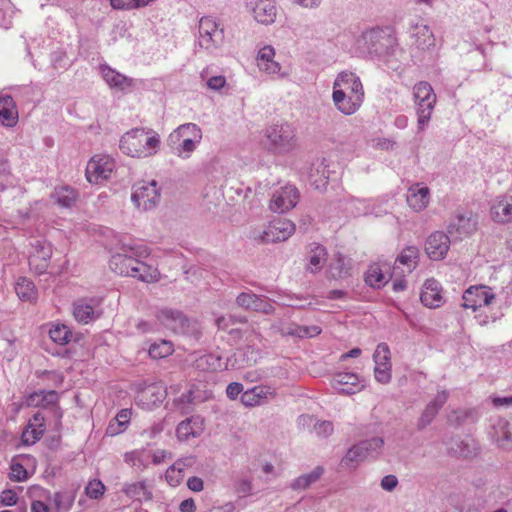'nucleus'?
Listing matches in <instances>:
<instances>
[{
	"label": "nucleus",
	"mask_w": 512,
	"mask_h": 512,
	"mask_svg": "<svg viewBox=\"0 0 512 512\" xmlns=\"http://www.w3.org/2000/svg\"><path fill=\"white\" fill-rule=\"evenodd\" d=\"M159 322L175 334L188 335L198 338L200 331L195 320L188 318L182 311L163 308L156 314Z\"/></svg>",
	"instance_id": "nucleus-4"
},
{
	"label": "nucleus",
	"mask_w": 512,
	"mask_h": 512,
	"mask_svg": "<svg viewBox=\"0 0 512 512\" xmlns=\"http://www.w3.org/2000/svg\"><path fill=\"white\" fill-rule=\"evenodd\" d=\"M331 386L343 395H352L362 389L365 385L361 383L359 376L352 372H338L331 378Z\"/></svg>",
	"instance_id": "nucleus-15"
},
{
	"label": "nucleus",
	"mask_w": 512,
	"mask_h": 512,
	"mask_svg": "<svg viewBox=\"0 0 512 512\" xmlns=\"http://www.w3.org/2000/svg\"><path fill=\"white\" fill-rule=\"evenodd\" d=\"M52 502L58 512H66L73 501L67 493L56 492L52 497Z\"/></svg>",
	"instance_id": "nucleus-57"
},
{
	"label": "nucleus",
	"mask_w": 512,
	"mask_h": 512,
	"mask_svg": "<svg viewBox=\"0 0 512 512\" xmlns=\"http://www.w3.org/2000/svg\"><path fill=\"white\" fill-rule=\"evenodd\" d=\"M361 448L359 443L353 445L342 458L341 465L343 467L352 468L356 467L359 462L365 460L366 457Z\"/></svg>",
	"instance_id": "nucleus-49"
},
{
	"label": "nucleus",
	"mask_w": 512,
	"mask_h": 512,
	"mask_svg": "<svg viewBox=\"0 0 512 512\" xmlns=\"http://www.w3.org/2000/svg\"><path fill=\"white\" fill-rule=\"evenodd\" d=\"M327 252L326 249L317 245L310 251L309 255V264L307 266V270L311 273H317L323 267V264L326 261Z\"/></svg>",
	"instance_id": "nucleus-40"
},
{
	"label": "nucleus",
	"mask_w": 512,
	"mask_h": 512,
	"mask_svg": "<svg viewBox=\"0 0 512 512\" xmlns=\"http://www.w3.org/2000/svg\"><path fill=\"white\" fill-rule=\"evenodd\" d=\"M332 101L336 109L343 115L355 114L362 106L364 97L346 93L344 89L333 87Z\"/></svg>",
	"instance_id": "nucleus-14"
},
{
	"label": "nucleus",
	"mask_w": 512,
	"mask_h": 512,
	"mask_svg": "<svg viewBox=\"0 0 512 512\" xmlns=\"http://www.w3.org/2000/svg\"><path fill=\"white\" fill-rule=\"evenodd\" d=\"M10 469H11V472H10L11 480L20 482V481H24L25 479H27L28 473L22 464L13 463L11 465Z\"/></svg>",
	"instance_id": "nucleus-62"
},
{
	"label": "nucleus",
	"mask_w": 512,
	"mask_h": 512,
	"mask_svg": "<svg viewBox=\"0 0 512 512\" xmlns=\"http://www.w3.org/2000/svg\"><path fill=\"white\" fill-rule=\"evenodd\" d=\"M490 213L492 219L501 224L512 221V196L500 195L492 202Z\"/></svg>",
	"instance_id": "nucleus-21"
},
{
	"label": "nucleus",
	"mask_w": 512,
	"mask_h": 512,
	"mask_svg": "<svg viewBox=\"0 0 512 512\" xmlns=\"http://www.w3.org/2000/svg\"><path fill=\"white\" fill-rule=\"evenodd\" d=\"M51 340L59 345H66L70 342L72 332L65 324H55L49 330Z\"/></svg>",
	"instance_id": "nucleus-46"
},
{
	"label": "nucleus",
	"mask_w": 512,
	"mask_h": 512,
	"mask_svg": "<svg viewBox=\"0 0 512 512\" xmlns=\"http://www.w3.org/2000/svg\"><path fill=\"white\" fill-rule=\"evenodd\" d=\"M263 398V389L260 387H254L241 394V403L246 407H253L261 404Z\"/></svg>",
	"instance_id": "nucleus-54"
},
{
	"label": "nucleus",
	"mask_w": 512,
	"mask_h": 512,
	"mask_svg": "<svg viewBox=\"0 0 512 512\" xmlns=\"http://www.w3.org/2000/svg\"><path fill=\"white\" fill-rule=\"evenodd\" d=\"M398 40L390 27H372L361 32L354 51L363 59L388 62L398 49Z\"/></svg>",
	"instance_id": "nucleus-2"
},
{
	"label": "nucleus",
	"mask_w": 512,
	"mask_h": 512,
	"mask_svg": "<svg viewBox=\"0 0 512 512\" xmlns=\"http://www.w3.org/2000/svg\"><path fill=\"white\" fill-rule=\"evenodd\" d=\"M173 344L170 341L161 340L154 342L149 347V355L153 359H162L173 353Z\"/></svg>",
	"instance_id": "nucleus-51"
},
{
	"label": "nucleus",
	"mask_w": 512,
	"mask_h": 512,
	"mask_svg": "<svg viewBox=\"0 0 512 512\" xmlns=\"http://www.w3.org/2000/svg\"><path fill=\"white\" fill-rule=\"evenodd\" d=\"M263 295H257L252 291L242 292L236 297V304L244 309L256 312Z\"/></svg>",
	"instance_id": "nucleus-47"
},
{
	"label": "nucleus",
	"mask_w": 512,
	"mask_h": 512,
	"mask_svg": "<svg viewBox=\"0 0 512 512\" xmlns=\"http://www.w3.org/2000/svg\"><path fill=\"white\" fill-rule=\"evenodd\" d=\"M413 96L418 116V129L424 130L431 118L437 97L432 86L426 81L415 84Z\"/></svg>",
	"instance_id": "nucleus-5"
},
{
	"label": "nucleus",
	"mask_w": 512,
	"mask_h": 512,
	"mask_svg": "<svg viewBox=\"0 0 512 512\" xmlns=\"http://www.w3.org/2000/svg\"><path fill=\"white\" fill-rule=\"evenodd\" d=\"M131 199L138 208H142L143 210L154 208L160 199L157 182L152 180L150 182L136 184Z\"/></svg>",
	"instance_id": "nucleus-10"
},
{
	"label": "nucleus",
	"mask_w": 512,
	"mask_h": 512,
	"mask_svg": "<svg viewBox=\"0 0 512 512\" xmlns=\"http://www.w3.org/2000/svg\"><path fill=\"white\" fill-rule=\"evenodd\" d=\"M256 312L265 315H273L275 313V307L272 305L271 300L268 297L262 296Z\"/></svg>",
	"instance_id": "nucleus-64"
},
{
	"label": "nucleus",
	"mask_w": 512,
	"mask_h": 512,
	"mask_svg": "<svg viewBox=\"0 0 512 512\" xmlns=\"http://www.w3.org/2000/svg\"><path fill=\"white\" fill-rule=\"evenodd\" d=\"M149 254V249L144 245L124 244L121 252L111 257L109 267L121 276L132 277L145 283H154L160 279V272L156 267L143 261Z\"/></svg>",
	"instance_id": "nucleus-1"
},
{
	"label": "nucleus",
	"mask_w": 512,
	"mask_h": 512,
	"mask_svg": "<svg viewBox=\"0 0 512 512\" xmlns=\"http://www.w3.org/2000/svg\"><path fill=\"white\" fill-rule=\"evenodd\" d=\"M375 379L381 384H387L391 380V366L375 365Z\"/></svg>",
	"instance_id": "nucleus-60"
},
{
	"label": "nucleus",
	"mask_w": 512,
	"mask_h": 512,
	"mask_svg": "<svg viewBox=\"0 0 512 512\" xmlns=\"http://www.w3.org/2000/svg\"><path fill=\"white\" fill-rule=\"evenodd\" d=\"M494 437L498 446L505 450L512 449V423L499 419L494 425Z\"/></svg>",
	"instance_id": "nucleus-32"
},
{
	"label": "nucleus",
	"mask_w": 512,
	"mask_h": 512,
	"mask_svg": "<svg viewBox=\"0 0 512 512\" xmlns=\"http://www.w3.org/2000/svg\"><path fill=\"white\" fill-rule=\"evenodd\" d=\"M200 142V140H195L191 138H187L184 140H180L176 145L171 146L175 153L183 159H187L190 157L191 153L196 149V145Z\"/></svg>",
	"instance_id": "nucleus-53"
},
{
	"label": "nucleus",
	"mask_w": 512,
	"mask_h": 512,
	"mask_svg": "<svg viewBox=\"0 0 512 512\" xmlns=\"http://www.w3.org/2000/svg\"><path fill=\"white\" fill-rule=\"evenodd\" d=\"M333 87L344 89L346 93L351 95L365 97L364 88L360 78L351 71L340 72L334 80Z\"/></svg>",
	"instance_id": "nucleus-20"
},
{
	"label": "nucleus",
	"mask_w": 512,
	"mask_h": 512,
	"mask_svg": "<svg viewBox=\"0 0 512 512\" xmlns=\"http://www.w3.org/2000/svg\"><path fill=\"white\" fill-rule=\"evenodd\" d=\"M477 217L472 212H457L447 225V235L452 241H460L477 230Z\"/></svg>",
	"instance_id": "nucleus-8"
},
{
	"label": "nucleus",
	"mask_w": 512,
	"mask_h": 512,
	"mask_svg": "<svg viewBox=\"0 0 512 512\" xmlns=\"http://www.w3.org/2000/svg\"><path fill=\"white\" fill-rule=\"evenodd\" d=\"M411 37L414 39L413 45L418 50L426 51L435 46V37L430 27L426 24L412 26Z\"/></svg>",
	"instance_id": "nucleus-27"
},
{
	"label": "nucleus",
	"mask_w": 512,
	"mask_h": 512,
	"mask_svg": "<svg viewBox=\"0 0 512 512\" xmlns=\"http://www.w3.org/2000/svg\"><path fill=\"white\" fill-rule=\"evenodd\" d=\"M18 121V110L13 98L0 93V122L6 127H13Z\"/></svg>",
	"instance_id": "nucleus-28"
},
{
	"label": "nucleus",
	"mask_w": 512,
	"mask_h": 512,
	"mask_svg": "<svg viewBox=\"0 0 512 512\" xmlns=\"http://www.w3.org/2000/svg\"><path fill=\"white\" fill-rule=\"evenodd\" d=\"M324 469L321 466L315 467L311 472L297 477L290 485L293 490L306 489L315 483L323 474Z\"/></svg>",
	"instance_id": "nucleus-39"
},
{
	"label": "nucleus",
	"mask_w": 512,
	"mask_h": 512,
	"mask_svg": "<svg viewBox=\"0 0 512 512\" xmlns=\"http://www.w3.org/2000/svg\"><path fill=\"white\" fill-rule=\"evenodd\" d=\"M102 78L110 88L125 91L134 85V79L127 77L107 64H102L99 67Z\"/></svg>",
	"instance_id": "nucleus-24"
},
{
	"label": "nucleus",
	"mask_w": 512,
	"mask_h": 512,
	"mask_svg": "<svg viewBox=\"0 0 512 512\" xmlns=\"http://www.w3.org/2000/svg\"><path fill=\"white\" fill-rule=\"evenodd\" d=\"M15 291L21 300L30 301L35 298L34 283L25 277H20L15 285Z\"/></svg>",
	"instance_id": "nucleus-45"
},
{
	"label": "nucleus",
	"mask_w": 512,
	"mask_h": 512,
	"mask_svg": "<svg viewBox=\"0 0 512 512\" xmlns=\"http://www.w3.org/2000/svg\"><path fill=\"white\" fill-rule=\"evenodd\" d=\"M327 167L328 165L324 158L313 164L309 177L312 185H314L316 189L325 188L327 186L329 179V171Z\"/></svg>",
	"instance_id": "nucleus-35"
},
{
	"label": "nucleus",
	"mask_w": 512,
	"mask_h": 512,
	"mask_svg": "<svg viewBox=\"0 0 512 512\" xmlns=\"http://www.w3.org/2000/svg\"><path fill=\"white\" fill-rule=\"evenodd\" d=\"M464 308H470L473 311L478 308L489 306L495 299V294L488 286H471L463 294Z\"/></svg>",
	"instance_id": "nucleus-13"
},
{
	"label": "nucleus",
	"mask_w": 512,
	"mask_h": 512,
	"mask_svg": "<svg viewBox=\"0 0 512 512\" xmlns=\"http://www.w3.org/2000/svg\"><path fill=\"white\" fill-rule=\"evenodd\" d=\"M131 417V410L122 409L111 421L107 427V433L110 435H117L124 431Z\"/></svg>",
	"instance_id": "nucleus-43"
},
{
	"label": "nucleus",
	"mask_w": 512,
	"mask_h": 512,
	"mask_svg": "<svg viewBox=\"0 0 512 512\" xmlns=\"http://www.w3.org/2000/svg\"><path fill=\"white\" fill-rule=\"evenodd\" d=\"M86 495L91 499L100 498L105 492L104 484L99 480H93L85 488Z\"/></svg>",
	"instance_id": "nucleus-58"
},
{
	"label": "nucleus",
	"mask_w": 512,
	"mask_h": 512,
	"mask_svg": "<svg viewBox=\"0 0 512 512\" xmlns=\"http://www.w3.org/2000/svg\"><path fill=\"white\" fill-rule=\"evenodd\" d=\"M298 201V189L293 185H286L273 193L269 208L273 212L284 213L294 208Z\"/></svg>",
	"instance_id": "nucleus-12"
},
{
	"label": "nucleus",
	"mask_w": 512,
	"mask_h": 512,
	"mask_svg": "<svg viewBox=\"0 0 512 512\" xmlns=\"http://www.w3.org/2000/svg\"><path fill=\"white\" fill-rule=\"evenodd\" d=\"M451 239L441 231L432 233L425 242V252L431 260L445 258L449 250Z\"/></svg>",
	"instance_id": "nucleus-18"
},
{
	"label": "nucleus",
	"mask_w": 512,
	"mask_h": 512,
	"mask_svg": "<svg viewBox=\"0 0 512 512\" xmlns=\"http://www.w3.org/2000/svg\"><path fill=\"white\" fill-rule=\"evenodd\" d=\"M159 146V135L143 128L127 131L119 142V148L124 154L136 158H146L156 154Z\"/></svg>",
	"instance_id": "nucleus-3"
},
{
	"label": "nucleus",
	"mask_w": 512,
	"mask_h": 512,
	"mask_svg": "<svg viewBox=\"0 0 512 512\" xmlns=\"http://www.w3.org/2000/svg\"><path fill=\"white\" fill-rule=\"evenodd\" d=\"M282 336H293L299 338H311L321 333V328L316 325L302 326L295 323L283 325L278 329Z\"/></svg>",
	"instance_id": "nucleus-31"
},
{
	"label": "nucleus",
	"mask_w": 512,
	"mask_h": 512,
	"mask_svg": "<svg viewBox=\"0 0 512 512\" xmlns=\"http://www.w3.org/2000/svg\"><path fill=\"white\" fill-rule=\"evenodd\" d=\"M359 444L366 458H376L381 453L384 440L381 437H373L360 441Z\"/></svg>",
	"instance_id": "nucleus-48"
},
{
	"label": "nucleus",
	"mask_w": 512,
	"mask_h": 512,
	"mask_svg": "<svg viewBox=\"0 0 512 512\" xmlns=\"http://www.w3.org/2000/svg\"><path fill=\"white\" fill-rule=\"evenodd\" d=\"M44 432L45 428L29 427V425H27V428L22 433V441L24 444L32 445L43 436Z\"/></svg>",
	"instance_id": "nucleus-56"
},
{
	"label": "nucleus",
	"mask_w": 512,
	"mask_h": 512,
	"mask_svg": "<svg viewBox=\"0 0 512 512\" xmlns=\"http://www.w3.org/2000/svg\"><path fill=\"white\" fill-rule=\"evenodd\" d=\"M51 198L59 206L70 208L76 203L78 192L70 186H57L51 194Z\"/></svg>",
	"instance_id": "nucleus-33"
},
{
	"label": "nucleus",
	"mask_w": 512,
	"mask_h": 512,
	"mask_svg": "<svg viewBox=\"0 0 512 512\" xmlns=\"http://www.w3.org/2000/svg\"><path fill=\"white\" fill-rule=\"evenodd\" d=\"M114 162L109 157L92 158L86 167V178L90 183H98L110 177Z\"/></svg>",
	"instance_id": "nucleus-16"
},
{
	"label": "nucleus",
	"mask_w": 512,
	"mask_h": 512,
	"mask_svg": "<svg viewBox=\"0 0 512 512\" xmlns=\"http://www.w3.org/2000/svg\"><path fill=\"white\" fill-rule=\"evenodd\" d=\"M328 272L333 279H342L349 275V267L346 266L345 259L341 254L331 262Z\"/></svg>",
	"instance_id": "nucleus-52"
},
{
	"label": "nucleus",
	"mask_w": 512,
	"mask_h": 512,
	"mask_svg": "<svg viewBox=\"0 0 512 512\" xmlns=\"http://www.w3.org/2000/svg\"><path fill=\"white\" fill-rule=\"evenodd\" d=\"M151 454L145 450H133L124 455V461L137 471H143L150 463Z\"/></svg>",
	"instance_id": "nucleus-37"
},
{
	"label": "nucleus",
	"mask_w": 512,
	"mask_h": 512,
	"mask_svg": "<svg viewBox=\"0 0 512 512\" xmlns=\"http://www.w3.org/2000/svg\"><path fill=\"white\" fill-rule=\"evenodd\" d=\"M430 202V189L427 186H421L419 183L412 185L408 189L407 203L415 212L423 211Z\"/></svg>",
	"instance_id": "nucleus-26"
},
{
	"label": "nucleus",
	"mask_w": 512,
	"mask_h": 512,
	"mask_svg": "<svg viewBox=\"0 0 512 512\" xmlns=\"http://www.w3.org/2000/svg\"><path fill=\"white\" fill-rule=\"evenodd\" d=\"M419 249L415 246H407L398 255L396 262L407 266L408 271L411 272L418 265Z\"/></svg>",
	"instance_id": "nucleus-42"
},
{
	"label": "nucleus",
	"mask_w": 512,
	"mask_h": 512,
	"mask_svg": "<svg viewBox=\"0 0 512 512\" xmlns=\"http://www.w3.org/2000/svg\"><path fill=\"white\" fill-rule=\"evenodd\" d=\"M420 300L426 307L438 308L443 305L442 289L435 279H427L423 285Z\"/></svg>",
	"instance_id": "nucleus-23"
},
{
	"label": "nucleus",
	"mask_w": 512,
	"mask_h": 512,
	"mask_svg": "<svg viewBox=\"0 0 512 512\" xmlns=\"http://www.w3.org/2000/svg\"><path fill=\"white\" fill-rule=\"evenodd\" d=\"M365 282L373 288H380L387 283V279L380 266L373 264L365 274Z\"/></svg>",
	"instance_id": "nucleus-44"
},
{
	"label": "nucleus",
	"mask_w": 512,
	"mask_h": 512,
	"mask_svg": "<svg viewBox=\"0 0 512 512\" xmlns=\"http://www.w3.org/2000/svg\"><path fill=\"white\" fill-rule=\"evenodd\" d=\"M314 430L318 436L328 437L333 432V424L330 421L317 422L314 425Z\"/></svg>",
	"instance_id": "nucleus-63"
},
{
	"label": "nucleus",
	"mask_w": 512,
	"mask_h": 512,
	"mask_svg": "<svg viewBox=\"0 0 512 512\" xmlns=\"http://www.w3.org/2000/svg\"><path fill=\"white\" fill-rule=\"evenodd\" d=\"M247 11L260 24L270 25L277 17L275 0H245Z\"/></svg>",
	"instance_id": "nucleus-11"
},
{
	"label": "nucleus",
	"mask_w": 512,
	"mask_h": 512,
	"mask_svg": "<svg viewBox=\"0 0 512 512\" xmlns=\"http://www.w3.org/2000/svg\"><path fill=\"white\" fill-rule=\"evenodd\" d=\"M196 367L201 370H228L235 368V364L231 363L230 358H226L224 362L221 355L214 353L205 354L196 360Z\"/></svg>",
	"instance_id": "nucleus-29"
},
{
	"label": "nucleus",
	"mask_w": 512,
	"mask_h": 512,
	"mask_svg": "<svg viewBox=\"0 0 512 512\" xmlns=\"http://www.w3.org/2000/svg\"><path fill=\"white\" fill-rule=\"evenodd\" d=\"M34 252L30 255L31 262H38L39 260L48 261L52 256V246L45 241L36 240L33 244Z\"/></svg>",
	"instance_id": "nucleus-50"
},
{
	"label": "nucleus",
	"mask_w": 512,
	"mask_h": 512,
	"mask_svg": "<svg viewBox=\"0 0 512 512\" xmlns=\"http://www.w3.org/2000/svg\"><path fill=\"white\" fill-rule=\"evenodd\" d=\"M295 231V224L285 218L273 219L267 228L253 231L252 238L258 243H276L287 240Z\"/></svg>",
	"instance_id": "nucleus-7"
},
{
	"label": "nucleus",
	"mask_w": 512,
	"mask_h": 512,
	"mask_svg": "<svg viewBox=\"0 0 512 512\" xmlns=\"http://www.w3.org/2000/svg\"><path fill=\"white\" fill-rule=\"evenodd\" d=\"M73 315L78 322L84 324L95 319L93 306L83 300L74 303Z\"/></svg>",
	"instance_id": "nucleus-41"
},
{
	"label": "nucleus",
	"mask_w": 512,
	"mask_h": 512,
	"mask_svg": "<svg viewBox=\"0 0 512 512\" xmlns=\"http://www.w3.org/2000/svg\"><path fill=\"white\" fill-rule=\"evenodd\" d=\"M165 397L164 387L161 384L152 383L138 391L136 401L143 407L151 409L162 403Z\"/></svg>",
	"instance_id": "nucleus-19"
},
{
	"label": "nucleus",
	"mask_w": 512,
	"mask_h": 512,
	"mask_svg": "<svg viewBox=\"0 0 512 512\" xmlns=\"http://www.w3.org/2000/svg\"><path fill=\"white\" fill-rule=\"evenodd\" d=\"M448 393L445 390L438 392L435 397L425 406L417 420L416 428L422 431L427 428L438 415L444 404L447 402Z\"/></svg>",
	"instance_id": "nucleus-17"
},
{
	"label": "nucleus",
	"mask_w": 512,
	"mask_h": 512,
	"mask_svg": "<svg viewBox=\"0 0 512 512\" xmlns=\"http://www.w3.org/2000/svg\"><path fill=\"white\" fill-rule=\"evenodd\" d=\"M187 138L201 140L202 134L200 128L194 123H186L180 125L177 129H175L168 138V142L170 146L176 145L180 140H184Z\"/></svg>",
	"instance_id": "nucleus-30"
},
{
	"label": "nucleus",
	"mask_w": 512,
	"mask_h": 512,
	"mask_svg": "<svg viewBox=\"0 0 512 512\" xmlns=\"http://www.w3.org/2000/svg\"><path fill=\"white\" fill-rule=\"evenodd\" d=\"M191 463V459L178 460L171 465L165 473V478L170 486L177 487L184 478V469Z\"/></svg>",
	"instance_id": "nucleus-38"
},
{
	"label": "nucleus",
	"mask_w": 512,
	"mask_h": 512,
	"mask_svg": "<svg viewBox=\"0 0 512 512\" xmlns=\"http://www.w3.org/2000/svg\"><path fill=\"white\" fill-rule=\"evenodd\" d=\"M203 430V419L199 416H192L178 424L176 435L180 441H188L190 438L200 436Z\"/></svg>",
	"instance_id": "nucleus-25"
},
{
	"label": "nucleus",
	"mask_w": 512,
	"mask_h": 512,
	"mask_svg": "<svg viewBox=\"0 0 512 512\" xmlns=\"http://www.w3.org/2000/svg\"><path fill=\"white\" fill-rule=\"evenodd\" d=\"M224 41V31L219 28L216 21L210 17H203L199 22V46L212 50Z\"/></svg>",
	"instance_id": "nucleus-9"
},
{
	"label": "nucleus",
	"mask_w": 512,
	"mask_h": 512,
	"mask_svg": "<svg viewBox=\"0 0 512 512\" xmlns=\"http://www.w3.org/2000/svg\"><path fill=\"white\" fill-rule=\"evenodd\" d=\"M258 68L260 71L265 72L266 74H269V75L277 74L280 78H285L287 76L286 73H280L281 66L274 59L270 60L269 62L260 64V67H258Z\"/></svg>",
	"instance_id": "nucleus-59"
},
{
	"label": "nucleus",
	"mask_w": 512,
	"mask_h": 512,
	"mask_svg": "<svg viewBox=\"0 0 512 512\" xmlns=\"http://www.w3.org/2000/svg\"><path fill=\"white\" fill-rule=\"evenodd\" d=\"M268 149L277 154H287L296 147V135L288 124H276L268 127L265 134Z\"/></svg>",
	"instance_id": "nucleus-6"
},
{
	"label": "nucleus",
	"mask_w": 512,
	"mask_h": 512,
	"mask_svg": "<svg viewBox=\"0 0 512 512\" xmlns=\"http://www.w3.org/2000/svg\"><path fill=\"white\" fill-rule=\"evenodd\" d=\"M275 57V49L270 46L266 45L262 47L257 54L256 60H257V66L260 67V64H263L265 62H269L270 60L274 59Z\"/></svg>",
	"instance_id": "nucleus-61"
},
{
	"label": "nucleus",
	"mask_w": 512,
	"mask_h": 512,
	"mask_svg": "<svg viewBox=\"0 0 512 512\" xmlns=\"http://www.w3.org/2000/svg\"><path fill=\"white\" fill-rule=\"evenodd\" d=\"M479 450L478 442L469 436L452 438L449 445V451L457 457L473 458L478 455Z\"/></svg>",
	"instance_id": "nucleus-22"
},
{
	"label": "nucleus",
	"mask_w": 512,
	"mask_h": 512,
	"mask_svg": "<svg viewBox=\"0 0 512 512\" xmlns=\"http://www.w3.org/2000/svg\"><path fill=\"white\" fill-rule=\"evenodd\" d=\"M375 365L391 366L390 363V349L386 343L377 345L373 355Z\"/></svg>",
	"instance_id": "nucleus-55"
},
{
	"label": "nucleus",
	"mask_w": 512,
	"mask_h": 512,
	"mask_svg": "<svg viewBox=\"0 0 512 512\" xmlns=\"http://www.w3.org/2000/svg\"><path fill=\"white\" fill-rule=\"evenodd\" d=\"M203 401L204 398L201 396L199 391L190 389L187 392L182 393L181 396L175 400V405L181 413L188 414L192 412L195 405Z\"/></svg>",
	"instance_id": "nucleus-36"
},
{
	"label": "nucleus",
	"mask_w": 512,
	"mask_h": 512,
	"mask_svg": "<svg viewBox=\"0 0 512 512\" xmlns=\"http://www.w3.org/2000/svg\"><path fill=\"white\" fill-rule=\"evenodd\" d=\"M122 491L129 498L138 501H148L153 497L151 490L144 480L125 484L122 488Z\"/></svg>",
	"instance_id": "nucleus-34"
}]
</instances>
